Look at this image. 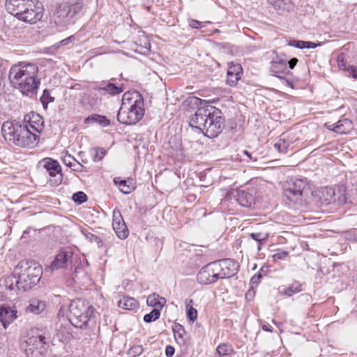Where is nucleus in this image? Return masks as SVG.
<instances>
[{
  "instance_id": "obj_1",
  "label": "nucleus",
  "mask_w": 357,
  "mask_h": 357,
  "mask_svg": "<svg viewBox=\"0 0 357 357\" xmlns=\"http://www.w3.org/2000/svg\"><path fill=\"white\" fill-rule=\"evenodd\" d=\"M44 127L43 118L39 113H28L22 121H5L1 127V132L9 144L33 149L38 144L40 134Z\"/></svg>"
},
{
  "instance_id": "obj_2",
  "label": "nucleus",
  "mask_w": 357,
  "mask_h": 357,
  "mask_svg": "<svg viewBox=\"0 0 357 357\" xmlns=\"http://www.w3.org/2000/svg\"><path fill=\"white\" fill-rule=\"evenodd\" d=\"M38 68L31 63H19L11 66L8 78L11 86L19 90L22 95L36 93L40 80L37 77Z\"/></svg>"
},
{
  "instance_id": "obj_3",
  "label": "nucleus",
  "mask_w": 357,
  "mask_h": 357,
  "mask_svg": "<svg viewBox=\"0 0 357 357\" xmlns=\"http://www.w3.org/2000/svg\"><path fill=\"white\" fill-rule=\"evenodd\" d=\"M15 274L19 276L18 282L22 291H26L39 282L42 269L35 261L23 260L15 266Z\"/></svg>"
},
{
  "instance_id": "obj_4",
  "label": "nucleus",
  "mask_w": 357,
  "mask_h": 357,
  "mask_svg": "<svg viewBox=\"0 0 357 357\" xmlns=\"http://www.w3.org/2000/svg\"><path fill=\"white\" fill-rule=\"evenodd\" d=\"M69 321L76 328H86L93 315V308L82 298L73 301L69 305Z\"/></svg>"
},
{
  "instance_id": "obj_5",
  "label": "nucleus",
  "mask_w": 357,
  "mask_h": 357,
  "mask_svg": "<svg viewBox=\"0 0 357 357\" xmlns=\"http://www.w3.org/2000/svg\"><path fill=\"white\" fill-rule=\"evenodd\" d=\"M83 8L82 1L59 5L51 16L52 21L57 26L65 27Z\"/></svg>"
},
{
  "instance_id": "obj_6",
  "label": "nucleus",
  "mask_w": 357,
  "mask_h": 357,
  "mask_svg": "<svg viewBox=\"0 0 357 357\" xmlns=\"http://www.w3.org/2000/svg\"><path fill=\"white\" fill-rule=\"evenodd\" d=\"M310 192L306 179H291L285 184L283 193L285 197L294 204H301L303 198Z\"/></svg>"
},
{
  "instance_id": "obj_7",
  "label": "nucleus",
  "mask_w": 357,
  "mask_h": 357,
  "mask_svg": "<svg viewBox=\"0 0 357 357\" xmlns=\"http://www.w3.org/2000/svg\"><path fill=\"white\" fill-rule=\"evenodd\" d=\"M45 333L38 332L33 335L26 341L24 349L25 354L27 357H43L47 351V342Z\"/></svg>"
},
{
  "instance_id": "obj_8",
  "label": "nucleus",
  "mask_w": 357,
  "mask_h": 357,
  "mask_svg": "<svg viewBox=\"0 0 357 357\" xmlns=\"http://www.w3.org/2000/svg\"><path fill=\"white\" fill-rule=\"evenodd\" d=\"M43 4L38 0H28L19 15L18 20L29 24H35L43 16Z\"/></svg>"
},
{
  "instance_id": "obj_9",
  "label": "nucleus",
  "mask_w": 357,
  "mask_h": 357,
  "mask_svg": "<svg viewBox=\"0 0 357 357\" xmlns=\"http://www.w3.org/2000/svg\"><path fill=\"white\" fill-rule=\"evenodd\" d=\"M121 110L128 112H144V99L141 93L137 91H128L122 97Z\"/></svg>"
},
{
  "instance_id": "obj_10",
  "label": "nucleus",
  "mask_w": 357,
  "mask_h": 357,
  "mask_svg": "<svg viewBox=\"0 0 357 357\" xmlns=\"http://www.w3.org/2000/svg\"><path fill=\"white\" fill-rule=\"evenodd\" d=\"M219 279L229 278L238 271L237 263L231 259H224L213 261Z\"/></svg>"
},
{
  "instance_id": "obj_11",
  "label": "nucleus",
  "mask_w": 357,
  "mask_h": 357,
  "mask_svg": "<svg viewBox=\"0 0 357 357\" xmlns=\"http://www.w3.org/2000/svg\"><path fill=\"white\" fill-rule=\"evenodd\" d=\"M219 280L214 263L211 262L202 268L197 275L198 283L202 285H209Z\"/></svg>"
},
{
  "instance_id": "obj_12",
  "label": "nucleus",
  "mask_w": 357,
  "mask_h": 357,
  "mask_svg": "<svg viewBox=\"0 0 357 357\" xmlns=\"http://www.w3.org/2000/svg\"><path fill=\"white\" fill-rule=\"evenodd\" d=\"M225 127V119L222 116H215L214 113H209V118L205 128V135L209 138L216 137Z\"/></svg>"
},
{
  "instance_id": "obj_13",
  "label": "nucleus",
  "mask_w": 357,
  "mask_h": 357,
  "mask_svg": "<svg viewBox=\"0 0 357 357\" xmlns=\"http://www.w3.org/2000/svg\"><path fill=\"white\" fill-rule=\"evenodd\" d=\"M43 164L44 168L48 172L50 176L55 177L52 183L54 185H59L62 181L61 167L57 160H53L50 158H44L40 161Z\"/></svg>"
},
{
  "instance_id": "obj_14",
  "label": "nucleus",
  "mask_w": 357,
  "mask_h": 357,
  "mask_svg": "<svg viewBox=\"0 0 357 357\" xmlns=\"http://www.w3.org/2000/svg\"><path fill=\"white\" fill-rule=\"evenodd\" d=\"M73 253L71 251L61 250L56 254L49 268L51 271L67 268L71 265Z\"/></svg>"
},
{
  "instance_id": "obj_15",
  "label": "nucleus",
  "mask_w": 357,
  "mask_h": 357,
  "mask_svg": "<svg viewBox=\"0 0 357 357\" xmlns=\"http://www.w3.org/2000/svg\"><path fill=\"white\" fill-rule=\"evenodd\" d=\"M113 222L112 227L114 230L116 236L120 239H125L128 236L129 231L123 219L121 211L118 209H115L113 211Z\"/></svg>"
},
{
  "instance_id": "obj_16",
  "label": "nucleus",
  "mask_w": 357,
  "mask_h": 357,
  "mask_svg": "<svg viewBox=\"0 0 357 357\" xmlns=\"http://www.w3.org/2000/svg\"><path fill=\"white\" fill-rule=\"evenodd\" d=\"M17 313L15 308L10 307L8 305L0 304V322L4 328H7L17 319Z\"/></svg>"
},
{
  "instance_id": "obj_17",
  "label": "nucleus",
  "mask_w": 357,
  "mask_h": 357,
  "mask_svg": "<svg viewBox=\"0 0 357 357\" xmlns=\"http://www.w3.org/2000/svg\"><path fill=\"white\" fill-rule=\"evenodd\" d=\"M243 68L239 63H229L227 73V84L230 86H234L241 77Z\"/></svg>"
},
{
  "instance_id": "obj_18",
  "label": "nucleus",
  "mask_w": 357,
  "mask_h": 357,
  "mask_svg": "<svg viewBox=\"0 0 357 357\" xmlns=\"http://www.w3.org/2000/svg\"><path fill=\"white\" fill-rule=\"evenodd\" d=\"M95 91H97L100 95L107 93L110 96H115L120 94L123 91V84L121 86H116L115 84L112 82L102 83L100 85L94 88Z\"/></svg>"
},
{
  "instance_id": "obj_19",
  "label": "nucleus",
  "mask_w": 357,
  "mask_h": 357,
  "mask_svg": "<svg viewBox=\"0 0 357 357\" xmlns=\"http://www.w3.org/2000/svg\"><path fill=\"white\" fill-rule=\"evenodd\" d=\"M28 0H6L5 8L6 11L18 19Z\"/></svg>"
},
{
  "instance_id": "obj_20",
  "label": "nucleus",
  "mask_w": 357,
  "mask_h": 357,
  "mask_svg": "<svg viewBox=\"0 0 357 357\" xmlns=\"http://www.w3.org/2000/svg\"><path fill=\"white\" fill-rule=\"evenodd\" d=\"M327 127L335 132L343 134L349 132L353 128V123L349 119L343 118L336 123L328 125Z\"/></svg>"
},
{
  "instance_id": "obj_21",
  "label": "nucleus",
  "mask_w": 357,
  "mask_h": 357,
  "mask_svg": "<svg viewBox=\"0 0 357 357\" xmlns=\"http://www.w3.org/2000/svg\"><path fill=\"white\" fill-rule=\"evenodd\" d=\"M119 123L126 125H133L141 120L144 113H116Z\"/></svg>"
},
{
  "instance_id": "obj_22",
  "label": "nucleus",
  "mask_w": 357,
  "mask_h": 357,
  "mask_svg": "<svg viewBox=\"0 0 357 357\" xmlns=\"http://www.w3.org/2000/svg\"><path fill=\"white\" fill-rule=\"evenodd\" d=\"M209 118V113L208 115L204 113H194L190 117V125L192 127H195L198 129L204 130L208 123Z\"/></svg>"
},
{
  "instance_id": "obj_23",
  "label": "nucleus",
  "mask_w": 357,
  "mask_h": 357,
  "mask_svg": "<svg viewBox=\"0 0 357 357\" xmlns=\"http://www.w3.org/2000/svg\"><path fill=\"white\" fill-rule=\"evenodd\" d=\"M237 202L241 206L250 208L255 204V197L252 194L242 190L238 193Z\"/></svg>"
},
{
  "instance_id": "obj_24",
  "label": "nucleus",
  "mask_w": 357,
  "mask_h": 357,
  "mask_svg": "<svg viewBox=\"0 0 357 357\" xmlns=\"http://www.w3.org/2000/svg\"><path fill=\"white\" fill-rule=\"evenodd\" d=\"M118 306L123 310H134L139 307V303L138 301L132 297L123 296V298L118 301Z\"/></svg>"
},
{
  "instance_id": "obj_25",
  "label": "nucleus",
  "mask_w": 357,
  "mask_h": 357,
  "mask_svg": "<svg viewBox=\"0 0 357 357\" xmlns=\"http://www.w3.org/2000/svg\"><path fill=\"white\" fill-rule=\"evenodd\" d=\"M114 182L119 185L120 190L124 194H129L135 189V185L132 179L122 180L115 178Z\"/></svg>"
},
{
  "instance_id": "obj_26",
  "label": "nucleus",
  "mask_w": 357,
  "mask_h": 357,
  "mask_svg": "<svg viewBox=\"0 0 357 357\" xmlns=\"http://www.w3.org/2000/svg\"><path fill=\"white\" fill-rule=\"evenodd\" d=\"M146 303L149 306L154 307L153 309L158 308L161 310L166 303V299L158 294H152L147 297Z\"/></svg>"
},
{
  "instance_id": "obj_27",
  "label": "nucleus",
  "mask_w": 357,
  "mask_h": 357,
  "mask_svg": "<svg viewBox=\"0 0 357 357\" xmlns=\"http://www.w3.org/2000/svg\"><path fill=\"white\" fill-rule=\"evenodd\" d=\"M271 71L277 77H281L280 74H284L288 71L287 61L280 59L271 63Z\"/></svg>"
},
{
  "instance_id": "obj_28",
  "label": "nucleus",
  "mask_w": 357,
  "mask_h": 357,
  "mask_svg": "<svg viewBox=\"0 0 357 357\" xmlns=\"http://www.w3.org/2000/svg\"><path fill=\"white\" fill-rule=\"evenodd\" d=\"M291 133H289L287 136L282 135L281 138L274 144L275 149L280 153H285L292 141L289 139Z\"/></svg>"
},
{
  "instance_id": "obj_29",
  "label": "nucleus",
  "mask_w": 357,
  "mask_h": 357,
  "mask_svg": "<svg viewBox=\"0 0 357 357\" xmlns=\"http://www.w3.org/2000/svg\"><path fill=\"white\" fill-rule=\"evenodd\" d=\"M85 123L88 124H98L102 127L108 126L110 121L105 116L98 114H93L85 119Z\"/></svg>"
},
{
  "instance_id": "obj_30",
  "label": "nucleus",
  "mask_w": 357,
  "mask_h": 357,
  "mask_svg": "<svg viewBox=\"0 0 357 357\" xmlns=\"http://www.w3.org/2000/svg\"><path fill=\"white\" fill-rule=\"evenodd\" d=\"M45 307L46 304L44 301L33 299L30 301L29 305L26 307V311L38 314L41 313Z\"/></svg>"
},
{
  "instance_id": "obj_31",
  "label": "nucleus",
  "mask_w": 357,
  "mask_h": 357,
  "mask_svg": "<svg viewBox=\"0 0 357 357\" xmlns=\"http://www.w3.org/2000/svg\"><path fill=\"white\" fill-rule=\"evenodd\" d=\"M249 237L257 242V251L261 250L262 245L265 244L269 237L268 233L257 232L249 234Z\"/></svg>"
},
{
  "instance_id": "obj_32",
  "label": "nucleus",
  "mask_w": 357,
  "mask_h": 357,
  "mask_svg": "<svg viewBox=\"0 0 357 357\" xmlns=\"http://www.w3.org/2000/svg\"><path fill=\"white\" fill-rule=\"evenodd\" d=\"M301 287L302 284L298 281H294L287 288H284L281 293L290 297L295 294L301 292L302 291Z\"/></svg>"
},
{
  "instance_id": "obj_33",
  "label": "nucleus",
  "mask_w": 357,
  "mask_h": 357,
  "mask_svg": "<svg viewBox=\"0 0 357 357\" xmlns=\"http://www.w3.org/2000/svg\"><path fill=\"white\" fill-rule=\"evenodd\" d=\"M19 281V276H17L16 274H15V272L13 274L9 277H8L6 279V287L10 290H22V287L20 285Z\"/></svg>"
},
{
  "instance_id": "obj_34",
  "label": "nucleus",
  "mask_w": 357,
  "mask_h": 357,
  "mask_svg": "<svg viewBox=\"0 0 357 357\" xmlns=\"http://www.w3.org/2000/svg\"><path fill=\"white\" fill-rule=\"evenodd\" d=\"M173 331L176 340L180 344H184V335L185 334V331L183 326L177 324L173 328Z\"/></svg>"
},
{
  "instance_id": "obj_35",
  "label": "nucleus",
  "mask_w": 357,
  "mask_h": 357,
  "mask_svg": "<svg viewBox=\"0 0 357 357\" xmlns=\"http://www.w3.org/2000/svg\"><path fill=\"white\" fill-rule=\"evenodd\" d=\"M217 353L222 356H229L234 353L233 347L231 344L227 343L220 344L217 349Z\"/></svg>"
},
{
  "instance_id": "obj_36",
  "label": "nucleus",
  "mask_w": 357,
  "mask_h": 357,
  "mask_svg": "<svg viewBox=\"0 0 357 357\" xmlns=\"http://www.w3.org/2000/svg\"><path fill=\"white\" fill-rule=\"evenodd\" d=\"M187 103L188 105L192 106V109H195V108L193 107V106L197 107V109H202L204 105L207 103L206 100H202L199 98H197L195 96L189 97L187 100Z\"/></svg>"
},
{
  "instance_id": "obj_37",
  "label": "nucleus",
  "mask_w": 357,
  "mask_h": 357,
  "mask_svg": "<svg viewBox=\"0 0 357 357\" xmlns=\"http://www.w3.org/2000/svg\"><path fill=\"white\" fill-rule=\"evenodd\" d=\"M54 100V97L51 96L50 91L48 89H45L43 92V95L40 97V102L43 105V109H47L48 104L53 102Z\"/></svg>"
},
{
  "instance_id": "obj_38",
  "label": "nucleus",
  "mask_w": 357,
  "mask_h": 357,
  "mask_svg": "<svg viewBox=\"0 0 357 357\" xmlns=\"http://www.w3.org/2000/svg\"><path fill=\"white\" fill-rule=\"evenodd\" d=\"M160 316V310L158 308L153 309L150 313L144 316V321L146 323H151L159 319Z\"/></svg>"
},
{
  "instance_id": "obj_39",
  "label": "nucleus",
  "mask_w": 357,
  "mask_h": 357,
  "mask_svg": "<svg viewBox=\"0 0 357 357\" xmlns=\"http://www.w3.org/2000/svg\"><path fill=\"white\" fill-rule=\"evenodd\" d=\"M144 352V348L142 345L135 344L131 347L127 351V354L129 357H137Z\"/></svg>"
},
{
  "instance_id": "obj_40",
  "label": "nucleus",
  "mask_w": 357,
  "mask_h": 357,
  "mask_svg": "<svg viewBox=\"0 0 357 357\" xmlns=\"http://www.w3.org/2000/svg\"><path fill=\"white\" fill-rule=\"evenodd\" d=\"M106 151L102 148H95L93 150L92 157L94 162L100 161L106 155Z\"/></svg>"
},
{
  "instance_id": "obj_41",
  "label": "nucleus",
  "mask_w": 357,
  "mask_h": 357,
  "mask_svg": "<svg viewBox=\"0 0 357 357\" xmlns=\"http://www.w3.org/2000/svg\"><path fill=\"white\" fill-rule=\"evenodd\" d=\"M73 200L79 204H83L84 202H86L87 200V196L83 192H77L73 194Z\"/></svg>"
},
{
  "instance_id": "obj_42",
  "label": "nucleus",
  "mask_w": 357,
  "mask_h": 357,
  "mask_svg": "<svg viewBox=\"0 0 357 357\" xmlns=\"http://www.w3.org/2000/svg\"><path fill=\"white\" fill-rule=\"evenodd\" d=\"M63 162L69 167H73L75 162H77V160L70 155L69 153H66L62 158Z\"/></svg>"
},
{
  "instance_id": "obj_43",
  "label": "nucleus",
  "mask_w": 357,
  "mask_h": 357,
  "mask_svg": "<svg viewBox=\"0 0 357 357\" xmlns=\"http://www.w3.org/2000/svg\"><path fill=\"white\" fill-rule=\"evenodd\" d=\"M82 101L84 103L87 102L90 106L91 109H95L96 106L98 103V98H95L94 97H92L91 96H86L83 98Z\"/></svg>"
},
{
  "instance_id": "obj_44",
  "label": "nucleus",
  "mask_w": 357,
  "mask_h": 357,
  "mask_svg": "<svg viewBox=\"0 0 357 357\" xmlns=\"http://www.w3.org/2000/svg\"><path fill=\"white\" fill-rule=\"evenodd\" d=\"M307 41L304 40H291L289 42L288 45L292 47H295L298 49H307Z\"/></svg>"
},
{
  "instance_id": "obj_45",
  "label": "nucleus",
  "mask_w": 357,
  "mask_h": 357,
  "mask_svg": "<svg viewBox=\"0 0 357 357\" xmlns=\"http://www.w3.org/2000/svg\"><path fill=\"white\" fill-rule=\"evenodd\" d=\"M187 317L190 321L192 322H194L197 319V311L192 306L188 307Z\"/></svg>"
},
{
  "instance_id": "obj_46",
  "label": "nucleus",
  "mask_w": 357,
  "mask_h": 357,
  "mask_svg": "<svg viewBox=\"0 0 357 357\" xmlns=\"http://www.w3.org/2000/svg\"><path fill=\"white\" fill-rule=\"evenodd\" d=\"M288 255V252L287 251H280L273 255V259L274 261H278L281 259H284Z\"/></svg>"
},
{
  "instance_id": "obj_47",
  "label": "nucleus",
  "mask_w": 357,
  "mask_h": 357,
  "mask_svg": "<svg viewBox=\"0 0 357 357\" xmlns=\"http://www.w3.org/2000/svg\"><path fill=\"white\" fill-rule=\"evenodd\" d=\"M347 70L349 75H351L354 79H357V67L350 66L347 68Z\"/></svg>"
},
{
  "instance_id": "obj_48",
  "label": "nucleus",
  "mask_w": 357,
  "mask_h": 357,
  "mask_svg": "<svg viewBox=\"0 0 357 357\" xmlns=\"http://www.w3.org/2000/svg\"><path fill=\"white\" fill-rule=\"evenodd\" d=\"M72 168H73V170H74L75 172H81L83 171L84 167L77 160V162H75V164Z\"/></svg>"
},
{
  "instance_id": "obj_49",
  "label": "nucleus",
  "mask_w": 357,
  "mask_h": 357,
  "mask_svg": "<svg viewBox=\"0 0 357 357\" xmlns=\"http://www.w3.org/2000/svg\"><path fill=\"white\" fill-rule=\"evenodd\" d=\"M202 22H199V21H197V20H192L190 22V26L192 28H194V29L200 28L202 26Z\"/></svg>"
},
{
  "instance_id": "obj_50",
  "label": "nucleus",
  "mask_w": 357,
  "mask_h": 357,
  "mask_svg": "<svg viewBox=\"0 0 357 357\" xmlns=\"http://www.w3.org/2000/svg\"><path fill=\"white\" fill-rule=\"evenodd\" d=\"M174 354V348L168 345L165 349V354L167 357H172Z\"/></svg>"
},
{
  "instance_id": "obj_51",
  "label": "nucleus",
  "mask_w": 357,
  "mask_h": 357,
  "mask_svg": "<svg viewBox=\"0 0 357 357\" xmlns=\"http://www.w3.org/2000/svg\"><path fill=\"white\" fill-rule=\"evenodd\" d=\"M298 60L296 58H292L289 61H287V65L288 64L289 68L290 69H293L295 66L297 64Z\"/></svg>"
},
{
  "instance_id": "obj_52",
  "label": "nucleus",
  "mask_w": 357,
  "mask_h": 357,
  "mask_svg": "<svg viewBox=\"0 0 357 357\" xmlns=\"http://www.w3.org/2000/svg\"><path fill=\"white\" fill-rule=\"evenodd\" d=\"M337 64H338V66L340 68H342L343 70H347L346 65L343 61V57L341 55L337 56Z\"/></svg>"
},
{
  "instance_id": "obj_53",
  "label": "nucleus",
  "mask_w": 357,
  "mask_h": 357,
  "mask_svg": "<svg viewBox=\"0 0 357 357\" xmlns=\"http://www.w3.org/2000/svg\"><path fill=\"white\" fill-rule=\"evenodd\" d=\"M268 2L275 8H280L281 0H267Z\"/></svg>"
},
{
  "instance_id": "obj_54",
  "label": "nucleus",
  "mask_w": 357,
  "mask_h": 357,
  "mask_svg": "<svg viewBox=\"0 0 357 357\" xmlns=\"http://www.w3.org/2000/svg\"><path fill=\"white\" fill-rule=\"evenodd\" d=\"M73 36L68 37L67 38L63 39L61 41H60L59 44L61 45H67L73 41Z\"/></svg>"
},
{
  "instance_id": "obj_55",
  "label": "nucleus",
  "mask_w": 357,
  "mask_h": 357,
  "mask_svg": "<svg viewBox=\"0 0 357 357\" xmlns=\"http://www.w3.org/2000/svg\"><path fill=\"white\" fill-rule=\"evenodd\" d=\"M86 236L92 243H94L95 240H98V236L91 233H88Z\"/></svg>"
},
{
  "instance_id": "obj_56",
  "label": "nucleus",
  "mask_w": 357,
  "mask_h": 357,
  "mask_svg": "<svg viewBox=\"0 0 357 357\" xmlns=\"http://www.w3.org/2000/svg\"><path fill=\"white\" fill-rule=\"evenodd\" d=\"M262 275L261 273L255 274L252 278L251 282L252 283H257L259 280L261 278Z\"/></svg>"
},
{
  "instance_id": "obj_57",
  "label": "nucleus",
  "mask_w": 357,
  "mask_h": 357,
  "mask_svg": "<svg viewBox=\"0 0 357 357\" xmlns=\"http://www.w3.org/2000/svg\"><path fill=\"white\" fill-rule=\"evenodd\" d=\"M306 46H307V49H312V48L317 47V45L315 44L314 43H312V42H310V41H307Z\"/></svg>"
},
{
  "instance_id": "obj_58",
  "label": "nucleus",
  "mask_w": 357,
  "mask_h": 357,
  "mask_svg": "<svg viewBox=\"0 0 357 357\" xmlns=\"http://www.w3.org/2000/svg\"><path fill=\"white\" fill-rule=\"evenodd\" d=\"M262 329L265 331L272 332V328L269 324H263L261 326Z\"/></svg>"
},
{
  "instance_id": "obj_59",
  "label": "nucleus",
  "mask_w": 357,
  "mask_h": 357,
  "mask_svg": "<svg viewBox=\"0 0 357 357\" xmlns=\"http://www.w3.org/2000/svg\"><path fill=\"white\" fill-rule=\"evenodd\" d=\"M94 243H96L98 247H102L103 245L102 240L99 237H98V240H95Z\"/></svg>"
},
{
  "instance_id": "obj_60",
  "label": "nucleus",
  "mask_w": 357,
  "mask_h": 357,
  "mask_svg": "<svg viewBox=\"0 0 357 357\" xmlns=\"http://www.w3.org/2000/svg\"><path fill=\"white\" fill-rule=\"evenodd\" d=\"M243 153L246 155L250 159H252V155L248 151L244 150Z\"/></svg>"
},
{
  "instance_id": "obj_61",
  "label": "nucleus",
  "mask_w": 357,
  "mask_h": 357,
  "mask_svg": "<svg viewBox=\"0 0 357 357\" xmlns=\"http://www.w3.org/2000/svg\"><path fill=\"white\" fill-rule=\"evenodd\" d=\"M353 239L357 242V231L353 235Z\"/></svg>"
},
{
  "instance_id": "obj_62",
  "label": "nucleus",
  "mask_w": 357,
  "mask_h": 357,
  "mask_svg": "<svg viewBox=\"0 0 357 357\" xmlns=\"http://www.w3.org/2000/svg\"><path fill=\"white\" fill-rule=\"evenodd\" d=\"M14 109V108H13V107H8V109H10V110H12V109Z\"/></svg>"
}]
</instances>
